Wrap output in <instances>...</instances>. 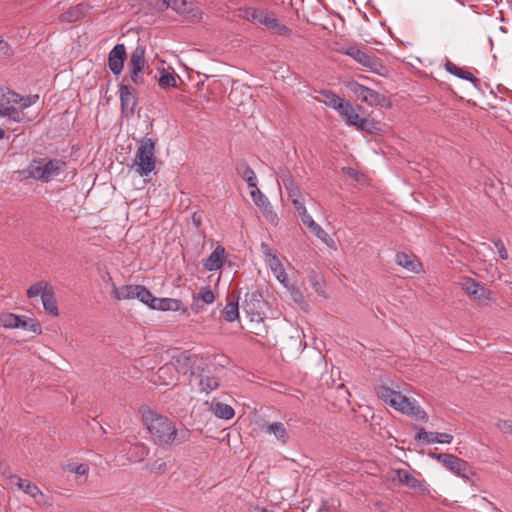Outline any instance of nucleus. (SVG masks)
<instances>
[{
	"mask_svg": "<svg viewBox=\"0 0 512 512\" xmlns=\"http://www.w3.org/2000/svg\"><path fill=\"white\" fill-rule=\"evenodd\" d=\"M141 416L152 440L159 446L180 445L191 438L192 433L188 428H177L175 421L154 410L142 409Z\"/></svg>",
	"mask_w": 512,
	"mask_h": 512,
	"instance_id": "1",
	"label": "nucleus"
},
{
	"mask_svg": "<svg viewBox=\"0 0 512 512\" xmlns=\"http://www.w3.org/2000/svg\"><path fill=\"white\" fill-rule=\"evenodd\" d=\"M376 394L379 399L401 413L407 414L416 420L427 419V413L417 401L406 397L401 392L392 390L387 386H379L376 388Z\"/></svg>",
	"mask_w": 512,
	"mask_h": 512,
	"instance_id": "2",
	"label": "nucleus"
},
{
	"mask_svg": "<svg viewBox=\"0 0 512 512\" xmlns=\"http://www.w3.org/2000/svg\"><path fill=\"white\" fill-rule=\"evenodd\" d=\"M66 169V163L61 159L37 158L28 165L26 172L29 177L49 182Z\"/></svg>",
	"mask_w": 512,
	"mask_h": 512,
	"instance_id": "3",
	"label": "nucleus"
},
{
	"mask_svg": "<svg viewBox=\"0 0 512 512\" xmlns=\"http://www.w3.org/2000/svg\"><path fill=\"white\" fill-rule=\"evenodd\" d=\"M137 151L132 165L141 177H149L156 166L155 142L151 138H142L137 142Z\"/></svg>",
	"mask_w": 512,
	"mask_h": 512,
	"instance_id": "4",
	"label": "nucleus"
},
{
	"mask_svg": "<svg viewBox=\"0 0 512 512\" xmlns=\"http://www.w3.org/2000/svg\"><path fill=\"white\" fill-rule=\"evenodd\" d=\"M345 86L358 100L369 106H380L384 108H390L392 106L391 101L384 94L354 80L348 81Z\"/></svg>",
	"mask_w": 512,
	"mask_h": 512,
	"instance_id": "5",
	"label": "nucleus"
},
{
	"mask_svg": "<svg viewBox=\"0 0 512 512\" xmlns=\"http://www.w3.org/2000/svg\"><path fill=\"white\" fill-rule=\"evenodd\" d=\"M129 72L131 81L139 86L145 83V75H151L152 70L145 59V47L138 45L130 54Z\"/></svg>",
	"mask_w": 512,
	"mask_h": 512,
	"instance_id": "6",
	"label": "nucleus"
},
{
	"mask_svg": "<svg viewBox=\"0 0 512 512\" xmlns=\"http://www.w3.org/2000/svg\"><path fill=\"white\" fill-rule=\"evenodd\" d=\"M266 301L257 289L245 293L242 309L252 322H261L265 315Z\"/></svg>",
	"mask_w": 512,
	"mask_h": 512,
	"instance_id": "7",
	"label": "nucleus"
},
{
	"mask_svg": "<svg viewBox=\"0 0 512 512\" xmlns=\"http://www.w3.org/2000/svg\"><path fill=\"white\" fill-rule=\"evenodd\" d=\"M109 281H112L110 276ZM111 289L112 297L117 301L138 299L145 304L147 302V297H150V291L142 285H125L117 287L114 282H111Z\"/></svg>",
	"mask_w": 512,
	"mask_h": 512,
	"instance_id": "8",
	"label": "nucleus"
},
{
	"mask_svg": "<svg viewBox=\"0 0 512 512\" xmlns=\"http://www.w3.org/2000/svg\"><path fill=\"white\" fill-rule=\"evenodd\" d=\"M158 7L160 10L172 8L176 13L193 22H199L202 19V12L199 8L187 0H161Z\"/></svg>",
	"mask_w": 512,
	"mask_h": 512,
	"instance_id": "9",
	"label": "nucleus"
},
{
	"mask_svg": "<svg viewBox=\"0 0 512 512\" xmlns=\"http://www.w3.org/2000/svg\"><path fill=\"white\" fill-rule=\"evenodd\" d=\"M345 54L372 72L381 74V70L384 68L374 55L368 54L356 46L347 48Z\"/></svg>",
	"mask_w": 512,
	"mask_h": 512,
	"instance_id": "10",
	"label": "nucleus"
},
{
	"mask_svg": "<svg viewBox=\"0 0 512 512\" xmlns=\"http://www.w3.org/2000/svg\"><path fill=\"white\" fill-rule=\"evenodd\" d=\"M198 361V357L196 355H190L186 352H178L173 355L170 364L173 366V369L176 374L182 373L186 374L188 372L191 373V376H196L195 365Z\"/></svg>",
	"mask_w": 512,
	"mask_h": 512,
	"instance_id": "11",
	"label": "nucleus"
},
{
	"mask_svg": "<svg viewBox=\"0 0 512 512\" xmlns=\"http://www.w3.org/2000/svg\"><path fill=\"white\" fill-rule=\"evenodd\" d=\"M121 112L125 117L132 116L138 103L136 90L129 84H121L119 87Z\"/></svg>",
	"mask_w": 512,
	"mask_h": 512,
	"instance_id": "12",
	"label": "nucleus"
},
{
	"mask_svg": "<svg viewBox=\"0 0 512 512\" xmlns=\"http://www.w3.org/2000/svg\"><path fill=\"white\" fill-rule=\"evenodd\" d=\"M10 483L15 484L18 487V489L22 490L25 494L32 497L35 500L36 504H38L40 506L50 505L47 501H45V499L43 497V493L38 488L37 485H35L29 481H26L16 475H12L10 477Z\"/></svg>",
	"mask_w": 512,
	"mask_h": 512,
	"instance_id": "13",
	"label": "nucleus"
},
{
	"mask_svg": "<svg viewBox=\"0 0 512 512\" xmlns=\"http://www.w3.org/2000/svg\"><path fill=\"white\" fill-rule=\"evenodd\" d=\"M126 47L124 44H116L108 54V67L114 75H119L126 59Z\"/></svg>",
	"mask_w": 512,
	"mask_h": 512,
	"instance_id": "14",
	"label": "nucleus"
},
{
	"mask_svg": "<svg viewBox=\"0 0 512 512\" xmlns=\"http://www.w3.org/2000/svg\"><path fill=\"white\" fill-rule=\"evenodd\" d=\"M393 474V481H398L400 484L405 485L410 489L417 491H424L426 489L424 482L418 479L414 474H412L407 469H395L393 471Z\"/></svg>",
	"mask_w": 512,
	"mask_h": 512,
	"instance_id": "15",
	"label": "nucleus"
},
{
	"mask_svg": "<svg viewBox=\"0 0 512 512\" xmlns=\"http://www.w3.org/2000/svg\"><path fill=\"white\" fill-rule=\"evenodd\" d=\"M461 286L475 300L486 302L490 299V291L472 278H464Z\"/></svg>",
	"mask_w": 512,
	"mask_h": 512,
	"instance_id": "16",
	"label": "nucleus"
},
{
	"mask_svg": "<svg viewBox=\"0 0 512 512\" xmlns=\"http://www.w3.org/2000/svg\"><path fill=\"white\" fill-rule=\"evenodd\" d=\"M148 307L160 311H178L181 307V301L172 298H157L150 292L145 303Z\"/></svg>",
	"mask_w": 512,
	"mask_h": 512,
	"instance_id": "17",
	"label": "nucleus"
},
{
	"mask_svg": "<svg viewBox=\"0 0 512 512\" xmlns=\"http://www.w3.org/2000/svg\"><path fill=\"white\" fill-rule=\"evenodd\" d=\"M338 113L345 118L347 125L355 126L358 129H367L366 125L369 123L360 117L357 109L350 102L347 101Z\"/></svg>",
	"mask_w": 512,
	"mask_h": 512,
	"instance_id": "18",
	"label": "nucleus"
},
{
	"mask_svg": "<svg viewBox=\"0 0 512 512\" xmlns=\"http://www.w3.org/2000/svg\"><path fill=\"white\" fill-rule=\"evenodd\" d=\"M415 439L422 441L426 444L441 443L450 444L453 440V436L448 433L440 432H428L424 428H420L415 435Z\"/></svg>",
	"mask_w": 512,
	"mask_h": 512,
	"instance_id": "19",
	"label": "nucleus"
},
{
	"mask_svg": "<svg viewBox=\"0 0 512 512\" xmlns=\"http://www.w3.org/2000/svg\"><path fill=\"white\" fill-rule=\"evenodd\" d=\"M302 223L309 229V231L314 234L318 239H320L327 246H332L334 244L333 239L329 236V234L318 224L316 223L310 214L305 215L301 218Z\"/></svg>",
	"mask_w": 512,
	"mask_h": 512,
	"instance_id": "20",
	"label": "nucleus"
},
{
	"mask_svg": "<svg viewBox=\"0 0 512 512\" xmlns=\"http://www.w3.org/2000/svg\"><path fill=\"white\" fill-rule=\"evenodd\" d=\"M207 404L209 405V410L220 419L229 420L235 415V411L230 405L219 402L215 398L207 402Z\"/></svg>",
	"mask_w": 512,
	"mask_h": 512,
	"instance_id": "21",
	"label": "nucleus"
},
{
	"mask_svg": "<svg viewBox=\"0 0 512 512\" xmlns=\"http://www.w3.org/2000/svg\"><path fill=\"white\" fill-rule=\"evenodd\" d=\"M88 10H89V7L87 4L80 3V4H77L76 6L71 7L67 11L63 12L59 18L62 22H67V23L76 22V21L82 19L83 17H85Z\"/></svg>",
	"mask_w": 512,
	"mask_h": 512,
	"instance_id": "22",
	"label": "nucleus"
},
{
	"mask_svg": "<svg viewBox=\"0 0 512 512\" xmlns=\"http://www.w3.org/2000/svg\"><path fill=\"white\" fill-rule=\"evenodd\" d=\"M225 254V249L222 246H217L203 261V266L208 271H215L220 269L223 266V257Z\"/></svg>",
	"mask_w": 512,
	"mask_h": 512,
	"instance_id": "23",
	"label": "nucleus"
},
{
	"mask_svg": "<svg viewBox=\"0 0 512 512\" xmlns=\"http://www.w3.org/2000/svg\"><path fill=\"white\" fill-rule=\"evenodd\" d=\"M194 377L198 380L201 390L206 393L215 390L219 386V379L204 369H202L201 373L196 372V376Z\"/></svg>",
	"mask_w": 512,
	"mask_h": 512,
	"instance_id": "24",
	"label": "nucleus"
},
{
	"mask_svg": "<svg viewBox=\"0 0 512 512\" xmlns=\"http://www.w3.org/2000/svg\"><path fill=\"white\" fill-rule=\"evenodd\" d=\"M227 301L228 302L223 309V315L227 322H233L239 317V296L230 294Z\"/></svg>",
	"mask_w": 512,
	"mask_h": 512,
	"instance_id": "25",
	"label": "nucleus"
},
{
	"mask_svg": "<svg viewBox=\"0 0 512 512\" xmlns=\"http://www.w3.org/2000/svg\"><path fill=\"white\" fill-rule=\"evenodd\" d=\"M396 263L411 272H418L420 269V263L416 257L405 252L396 254Z\"/></svg>",
	"mask_w": 512,
	"mask_h": 512,
	"instance_id": "26",
	"label": "nucleus"
},
{
	"mask_svg": "<svg viewBox=\"0 0 512 512\" xmlns=\"http://www.w3.org/2000/svg\"><path fill=\"white\" fill-rule=\"evenodd\" d=\"M263 429L266 433L274 435V437L282 444H286L288 442V433L283 423L273 422L265 425Z\"/></svg>",
	"mask_w": 512,
	"mask_h": 512,
	"instance_id": "27",
	"label": "nucleus"
},
{
	"mask_svg": "<svg viewBox=\"0 0 512 512\" xmlns=\"http://www.w3.org/2000/svg\"><path fill=\"white\" fill-rule=\"evenodd\" d=\"M148 454L149 447L142 442H138L129 449L128 460L132 463L142 462L145 460Z\"/></svg>",
	"mask_w": 512,
	"mask_h": 512,
	"instance_id": "28",
	"label": "nucleus"
},
{
	"mask_svg": "<svg viewBox=\"0 0 512 512\" xmlns=\"http://www.w3.org/2000/svg\"><path fill=\"white\" fill-rule=\"evenodd\" d=\"M252 20L255 22H258L268 29L272 30L276 23L278 22V19L276 16L271 12H265L262 10H254L252 12Z\"/></svg>",
	"mask_w": 512,
	"mask_h": 512,
	"instance_id": "29",
	"label": "nucleus"
},
{
	"mask_svg": "<svg viewBox=\"0 0 512 512\" xmlns=\"http://www.w3.org/2000/svg\"><path fill=\"white\" fill-rule=\"evenodd\" d=\"M236 171L243 180L246 181L248 187H254L257 184V177L253 169L245 162H238L236 165Z\"/></svg>",
	"mask_w": 512,
	"mask_h": 512,
	"instance_id": "30",
	"label": "nucleus"
},
{
	"mask_svg": "<svg viewBox=\"0 0 512 512\" xmlns=\"http://www.w3.org/2000/svg\"><path fill=\"white\" fill-rule=\"evenodd\" d=\"M250 196L253 199L255 205L259 207L264 213H271V205L268 198L260 191L257 184L254 187H250Z\"/></svg>",
	"mask_w": 512,
	"mask_h": 512,
	"instance_id": "31",
	"label": "nucleus"
},
{
	"mask_svg": "<svg viewBox=\"0 0 512 512\" xmlns=\"http://www.w3.org/2000/svg\"><path fill=\"white\" fill-rule=\"evenodd\" d=\"M157 377L164 385L176 384L178 381V376L170 363L165 364L158 369Z\"/></svg>",
	"mask_w": 512,
	"mask_h": 512,
	"instance_id": "32",
	"label": "nucleus"
},
{
	"mask_svg": "<svg viewBox=\"0 0 512 512\" xmlns=\"http://www.w3.org/2000/svg\"><path fill=\"white\" fill-rule=\"evenodd\" d=\"M445 69L447 72H449L450 74H452L460 79H464V80L470 81L472 83H476L478 81V79L476 77H474V75L471 72H469L468 70H466L462 67L457 66L456 64H454L452 62L448 61L445 64Z\"/></svg>",
	"mask_w": 512,
	"mask_h": 512,
	"instance_id": "33",
	"label": "nucleus"
},
{
	"mask_svg": "<svg viewBox=\"0 0 512 512\" xmlns=\"http://www.w3.org/2000/svg\"><path fill=\"white\" fill-rule=\"evenodd\" d=\"M42 304L44 309L52 316H58L57 301L54 295L53 287L48 289L46 293L42 295Z\"/></svg>",
	"mask_w": 512,
	"mask_h": 512,
	"instance_id": "34",
	"label": "nucleus"
},
{
	"mask_svg": "<svg viewBox=\"0 0 512 512\" xmlns=\"http://www.w3.org/2000/svg\"><path fill=\"white\" fill-rule=\"evenodd\" d=\"M321 95L325 98V104L335 109L337 112H339L347 102L345 99L330 90L321 91Z\"/></svg>",
	"mask_w": 512,
	"mask_h": 512,
	"instance_id": "35",
	"label": "nucleus"
},
{
	"mask_svg": "<svg viewBox=\"0 0 512 512\" xmlns=\"http://www.w3.org/2000/svg\"><path fill=\"white\" fill-rule=\"evenodd\" d=\"M17 324L16 328H20L25 331H31L36 334H40L42 332L41 325L37 321L25 316H19Z\"/></svg>",
	"mask_w": 512,
	"mask_h": 512,
	"instance_id": "36",
	"label": "nucleus"
},
{
	"mask_svg": "<svg viewBox=\"0 0 512 512\" xmlns=\"http://www.w3.org/2000/svg\"><path fill=\"white\" fill-rule=\"evenodd\" d=\"M2 96L3 98H6V102L8 104H19L21 110L31 106V101H29V99H26V97H23L18 93L7 91V93H4Z\"/></svg>",
	"mask_w": 512,
	"mask_h": 512,
	"instance_id": "37",
	"label": "nucleus"
},
{
	"mask_svg": "<svg viewBox=\"0 0 512 512\" xmlns=\"http://www.w3.org/2000/svg\"><path fill=\"white\" fill-rule=\"evenodd\" d=\"M444 467L458 475L462 471L468 470V462L455 455H452Z\"/></svg>",
	"mask_w": 512,
	"mask_h": 512,
	"instance_id": "38",
	"label": "nucleus"
},
{
	"mask_svg": "<svg viewBox=\"0 0 512 512\" xmlns=\"http://www.w3.org/2000/svg\"><path fill=\"white\" fill-rule=\"evenodd\" d=\"M0 116L1 117H9L13 122H22L24 121V114L22 110H18L13 106L1 107L0 108Z\"/></svg>",
	"mask_w": 512,
	"mask_h": 512,
	"instance_id": "39",
	"label": "nucleus"
},
{
	"mask_svg": "<svg viewBox=\"0 0 512 512\" xmlns=\"http://www.w3.org/2000/svg\"><path fill=\"white\" fill-rule=\"evenodd\" d=\"M52 286L49 285L45 281L37 282L30 286V288L27 290V296L29 298H34L37 296H41L48 291Z\"/></svg>",
	"mask_w": 512,
	"mask_h": 512,
	"instance_id": "40",
	"label": "nucleus"
},
{
	"mask_svg": "<svg viewBox=\"0 0 512 512\" xmlns=\"http://www.w3.org/2000/svg\"><path fill=\"white\" fill-rule=\"evenodd\" d=\"M158 84L162 89H167L177 86V80L174 74L167 72L165 69L161 71V75L158 78Z\"/></svg>",
	"mask_w": 512,
	"mask_h": 512,
	"instance_id": "41",
	"label": "nucleus"
},
{
	"mask_svg": "<svg viewBox=\"0 0 512 512\" xmlns=\"http://www.w3.org/2000/svg\"><path fill=\"white\" fill-rule=\"evenodd\" d=\"M194 301L201 300L204 304H212L215 300L213 291L209 287H201L197 294L193 295Z\"/></svg>",
	"mask_w": 512,
	"mask_h": 512,
	"instance_id": "42",
	"label": "nucleus"
},
{
	"mask_svg": "<svg viewBox=\"0 0 512 512\" xmlns=\"http://www.w3.org/2000/svg\"><path fill=\"white\" fill-rule=\"evenodd\" d=\"M19 316L13 313H3L0 315V324L4 328H16L18 325Z\"/></svg>",
	"mask_w": 512,
	"mask_h": 512,
	"instance_id": "43",
	"label": "nucleus"
},
{
	"mask_svg": "<svg viewBox=\"0 0 512 512\" xmlns=\"http://www.w3.org/2000/svg\"><path fill=\"white\" fill-rule=\"evenodd\" d=\"M148 466L150 472L152 473H163L167 470L168 463L165 460L158 458L154 460L152 463H150Z\"/></svg>",
	"mask_w": 512,
	"mask_h": 512,
	"instance_id": "44",
	"label": "nucleus"
},
{
	"mask_svg": "<svg viewBox=\"0 0 512 512\" xmlns=\"http://www.w3.org/2000/svg\"><path fill=\"white\" fill-rule=\"evenodd\" d=\"M293 176L291 174V172L289 171V169L285 168V167H280L278 172H277V181L279 184H285L286 182L288 181H291L293 180Z\"/></svg>",
	"mask_w": 512,
	"mask_h": 512,
	"instance_id": "45",
	"label": "nucleus"
},
{
	"mask_svg": "<svg viewBox=\"0 0 512 512\" xmlns=\"http://www.w3.org/2000/svg\"><path fill=\"white\" fill-rule=\"evenodd\" d=\"M292 204H293V206H294L295 210L297 211V213H298V215H299L300 219H301L302 217H304L305 215L309 214V213L307 212L306 207H305V204H304V200H303V198H300V199H298V198H297V199H293Z\"/></svg>",
	"mask_w": 512,
	"mask_h": 512,
	"instance_id": "46",
	"label": "nucleus"
},
{
	"mask_svg": "<svg viewBox=\"0 0 512 512\" xmlns=\"http://www.w3.org/2000/svg\"><path fill=\"white\" fill-rule=\"evenodd\" d=\"M494 247L497 249L499 257L506 260L509 257L508 251L501 239L493 240Z\"/></svg>",
	"mask_w": 512,
	"mask_h": 512,
	"instance_id": "47",
	"label": "nucleus"
},
{
	"mask_svg": "<svg viewBox=\"0 0 512 512\" xmlns=\"http://www.w3.org/2000/svg\"><path fill=\"white\" fill-rule=\"evenodd\" d=\"M68 470L72 473H75L79 476L86 475L88 473V467L85 464H69Z\"/></svg>",
	"mask_w": 512,
	"mask_h": 512,
	"instance_id": "48",
	"label": "nucleus"
},
{
	"mask_svg": "<svg viewBox=\"0 0 512 512\" xmlns=\"http://www.w3.org/2000/svg\"><path fill=\"white\" fill-rule=\"evenodd\" d=\"M0 53L6 57H11L13 55V49L9 45L7 41H5L0 36Z\"/></svg>",
	"mask_w": 512,
	"mask_h": 512,
	"instance_id": "49",
	"label": "nucleus"
},
{
	"mask_svg": "<svg viewBox=\"0 0 512 512\" xmlns=\"http://www.w3.org/2000/svg\"><path fill=\"white\" fill-rule=\"evenodd\" d=\"M272 30L280 36H289L291 34V30L279 21L276 23Z\"/></svg>",
	"mask_w": 512,
	"mask_h": 512,
	"instance_id": "50",
	"label": "nucleus"
},
{
	"mask_svg": "<svg viewBox=\"0 0 512 512\" xmlns=\"http://www.w3.org/2000/svg\"><path fill=\"white\" fill-rule=\"evenodd\" d=\"M496 426L503 433H512V423L508 420H498Z\"/></svg>",
	"mask_w": 512,
	"mask_h": 512,
	"instance_id": "51",
	"label": "nucleus"
},
{
	"mask_svg": "<svg viewBox=\"0 0 512 512\" xmlns=\"http://www.w3.org/2000/svg\"><path fill=\"white\" fill-rule=\"evenodd\" d=\"M266 262L268 263L272 272H275L277 269L282 270L283 265H282L281 261L279 260V258L277 257V255L267 259Z\"/></svg>",
	"mask_w": 512,
	"mask_h": 512,
	"instance_id": "52",
	"label": "nucleus"
},
{
	"mask_svg": "<svg viewBox=\"0 0 512 512\" xmlns=\"http://www.w3.org/2000/svg\"><path fill=\"white\" fill-rule=\"evenodd\" d=\"M261 252L265 256V260L276 255L274 250L270 247V245L265 242L261 243Z\"/></svg>",
	"mask_w": 512,
	"mask_h": 512,
	"instance_id": "53",
	"label": "nucleus"
},
{
	"mask_svg": "<svg viewBox=\"0 0 512 512\" xmlns=\"http://www.w3.org/2000/svg\"><path fill=\"white\" fill-rule=\"evenodd\" d=\"M452 454H446V453H439V454H432V457L437 459L440 463L443 464V466L446 465V462L449 461Z\"/></svg>",
	"mask_w": 512,
	"mask_h": 512,
	"instance_id": "54",
	"label": "nucleus"
},
{
	"mask_svg": "<svg viewBox=\"0 0 512 512\" xmlns=\"http://www.w3.org/2000/svg\"><path fill=\"white\" fill-rule=\"evenodd\" d=\"M273 273L275 274V276L277 277V279H278L281 283L285 284V282L287 281V275H286L285 270H284V268H283V267H282V270H278V269H277V270H276L275 272H273Z\"/></svg>",
	"mask_w": 512,
	"mask_h": 512,
	"instance_id": "55",
	"label": "nucleus"
},
{
	"mask_svg": "<svg viewBox=\"0 0 512 512\" xmlns=\"http://www.w3.org/2000/svg\"><path fill=\"white\" fill-rule=\"evenodd\" d=\"M469 474H473V472L470 470V467L468 466V470L462 471L461 473L458 474V476H460L466 483L472 484L473 482Z\"/></svg>",
	"mask_w": 512,
	"mask_h": 512,
	"instance_id": "56",
	"label": "nucleus"
},
{
	"mask_svg": "<svg viewBox=\"0 0 512 512\" xmlns=\"http://www.w3.org/2000/svg\"><path fill=\"white\" fill-rule=\"evenodd\" d=\"M288 196L290 197L291 201H293V199H300V198H303L302 197V192L300 190V188H296V189H292L291 191L288 192Z\"/></svg>",
	"mask_w": 512,
	"mask_h": 512,
	"instance_id": "57",
	"label": "nucleus"
},
{
	"mask_svg": "<svg viewBox=\"0 0 512 512\" xmlns=\"http://www.w3.org/2000/svg\"><path fill=\"white\" fill-rule=\"evenodd\" d=\"M317 512H337L336 508L329 505L327 502H323Z\"/></svg>",
	"mask_w": 512,
	"mask_h": 512,
	"instance_id": "58",
	"label": "nucleus"
},
{
	"mask_svg": "<svg viewBox=\"0 0 512 512\" xmlns=\"http://www.w3.org/2000/svg\"><path fill=\"white\" fill-rule=\"evenodd\" d=\"M367 122L370 123V124L366 125L367 129H360L361 131H365V132H368V133H374L375 130H378V127H377L378 123L377 122L368 121V120H367Z\"/></svg>",
	"mask_w": 512,
	"mask_h": 512,
	"instance_id": "59",
	"label": "nucleus"
},
{
	"mask_svg": "<svg viewBox=\"0 0 512 512\" xmlns=\"http://www.w3.org/2000/svg\"><path fill=\"white\" fill-rule=\"evenodd\" d=\"M283 186L286 189L287 193L289 191H291L292 189L294 190V189L299 187L294 179L291 180V181L286 182L285 184H283Z\"/></svg>",
	"mask_w": 512,
	"mask_h": 512,
	"instance_id": "60",
	"label": "nucleus"
},
{
	"mask_svg": "<svg viewBox=\"0 0 512 512\" xmlns=\"http://www.w3.org/2000/svg\"><path fill=\"white\" fill-rule=\"evenodd\" d=\"M26 99H29V101H31V105H33L37 102V100L39 99V96L38 95H30V96L26 97Z\"/></svg>",
	"mask_w": 512,
	"mask_h": 512,
	"instance_id": "61",
	"label": "nucleus"
},
{
	"mask_svg": "<svg viewBox=\"0 0 512 512\" xmlns=\"http://www.w3.org/2000/svg\"><path fill=\"white\" fill-rule=\"evenodd\" d=\"M5 136V131L4 129L0 128V140L3 139Z\"/></svg>",
	"mask_w": 512,
	"mask_h": 512,
	"instance_id": "62",
	"label": "nucleus"
},
{
	"mask_svg": "<svg viewBox=\"0 0 512 512\" xmlns=\"http://www.w3.org/2000/svg\"><path fill=\"white\" fill-rule=\"evenodd\" d=\"M499 29H500V31H501L502 33H507V30H506V28H505V27L501 26Z\"/></svg>",
	"mask_w": 512,
	"mask_h": 512,
	"instance_id": "63",
	"label": "nucleus"
}]
</instances>
